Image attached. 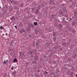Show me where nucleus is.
<instances>
[{
	"mask_svg": "<svg viewBox=\"0 0 77 77\" xmlns=\"http://www.w3.org/2000/svg\"><path fill=\"white\" fill-rule=\"evenodd\" d=\"M15 28H16V29H17V26H15Z\"/></svg>",
	"mask_w": 77,
	"mask_h": 77,
	"instance_id": "37998d69",
	"label": "nucleus"
},
{
	"mask_svg": "<svg viewBox=\"0 0 77 77\" xmlns=\"http://www.w3.org/2000/svg\"><path fill=\"white\" fill-rule=\"evenodd\" d=\"M35 77H39L38 75L37 74H35Z\"/></svg>",
	"mask_w": 77,
	"mask_h": 77,
	"instance_id": "473e14b6",
	"label": "nucleus"
},
{
	"mask_svg": "<svg viewBox=\"0 0 77 77\" xmlns=\"http://www.w3.org/2000/svg\"><path fill=\"white\" fill-rule=\"evenodd\" d=\"M65 18H64L63 19V23H64L65 22Z\"/></svg>",
	"mask_w": 77,
	"mask_h": 77,
	"instance_id": "4be33fe9",
	"label": "nucleus"
},
{
	"mask_svg": "<svg viewBox=\"0 0 77 77\" xmlns=\"http://www.w3.org/2000/svg\"><path fill=\"white\" fill-rule=\"evenodd\" d=\"M34 51H29L28 52L29 54H33L34 53Z\"/></svg>",
	"mask_w": 77,
	"mask_h": 77,
	"instance_id": "0eeeda50",
	"label": "nucleus"
},
{
	"mask_svg": "<svg viewBox=\"0 0 77 77\" xmlns=\"http://www.w3.org/2000/svg\"><path fill=\"white\" fill-rule=\"evenodd\" d=\"M74 16L75 17V18H77V11H74Z\"/></svg>",
	"mask_w": 77,
	"mask_h": 77,
	"instance_id": "f03ea898",
	"label": "nucleus"
},
{
	"mask_svg": "<svg viewBox=\"0 0 77 77\" xmlns=\"http://www.w3.org/2000/svg\"><path fill=\"white\" fill-rule=\"evenodd\" d=\"M13 3H14V5H17V1H13Z\"/></svg>",
	"mask_w": 77,
	"mask_h": 77,
	"instance_id": "dca6fc26",
	"label": "nucleus"
},
{
	"mask_svg": "<svg viewBox=\"0 0 77 77\" xmlns=\"http://www.w3.org/2000/svg\"><path fill=\"white\" fill-rule=\"evenodd\" d=\"M74 18V17H72V18Z\"/></svg>",
	"mask_w": 77,
	"mask_h": 77,
	"instance_id": "bf43d9fd",
	"label": "nucleus"
},
{
	"mask_svg": "<svg viewBox=\"0 0 77 77\" xmlns=\"http://www.w3.org/2000/svg\"><path fill=\"white\" fill-rule=\"evenodd\" d=\"M39 24H41V22H40V23H39Z\"/></svg>",
	"mask_w": 77,
	"mask_h": 77,
	"instance_id": "de8ad7c7",
	"label": "nucleus"
},
{
	"mask_svg": "<svg viewBox=\"0 0 77 77\" xmlns=\"http://www.w3.org/2000/svg\"><path fill=\"white\" fill-rule=\"evenodd\" d=\"M34 25L35 26H37V25H38V23L36 22H34Z\"/></svg>",
	"mask_w": 77,
	"mask_h": 77,
	"instance_id": "a211bd4d",
	"label": "nucleus"
},
{
	"mask_svg": "<svg viewBox=\"0 0 77 77\" xmlns=\"http://www.w3.org/2000/svg\"><path fill=\"white\" fill-rule=\"evenodd\" d=\"M26 66H27V64H26Z\"/></svg>",
	"mask_w": 77,
	"mask_h": 77,
	"instance_id": "5fc2aeb1",
	"label": "nucleus"
},
{
	"mask_svg": "<svg viewBox=\"0 0 77 77\" xmlns=\"http://www.w3.org/2000/svg\"><path fill=\"white\" fill-rule=\"evenodd\" d=\"M29 1H33V0H29Z\"/></svg>",
	"mask_w": 77,
	"mask_h": 77,
	"instance_id": "09e8293b",
	"label": "nucleus"
},
{
	"mask_svg": "<svg viewBox=\"0 0 77 77\" xmlns=\"http://www.w3.org/2000/svg\"><path fill=\"white\" fill-rule=\"evenodd\" d=\"M45 5H46V6H47V4L45 3Z\"/></svg>",
	"mask_w": 77,
	"mask_h": 77,
	"instance_id": "603ef678",
	"label": "nucleus"
},
{
	"mask_svg": "<svg viewBox=\"0 0 77 77\" xmlns=\"http://www.w3.org/2000/svg\"><path fill=\"white\" fill-rule=\"evenodd\" d=\"M48 7H47L45 8V12H46V14L47 13V12H48Z\"/></svg>",
	"mask_w": 77,
	"mask_h": 77,
	"instance_id": "9d476101",
	"label": "nucleus"
},
{
	"mask_svg": "<svg viewBox=\"0 0 77 77\" xmlns=\"http://www.w3.org/2000/svg\"><path fill=\"white\" fill-rule=\"evenodd\" d=\"M72 69H73L74 68V67H72Z\"/></svg>",
	"mask_w": 77,
	"mask_h": 77,
	"instance_id": "864d4df0",
	"label": "nucleus"
},
{
	"mask_svg": "<svg viewBox=\"0 0 77 77\" xmlns=\"http://www.w3.org/2000/svg\"><path fill=\"white\" fill-rule=\"evenodd\" d=\"M11 3H12L13 1H11Z\"/></svg>",
	"mask_w": 77,
	"mask_h": 77,
	"instance_id": "8fccbe9b",
	"label": "nucleus"
},
{
	"mask_svg": "<svg viewBox=\"0 0 77 77\" xmlns=\"http://www.w3.org/2000/svg\"><path fill=\"white\" fill-rule=\"evenodd\" d=\"M56 38L55 37H53V40L54 42H55L56 41Z\"/></svg>",
	"mask_w": 77,
	"mask_h": 77,
	"instance_id": "ddd939ff",
	"label": "nucleus"
},
{
	"mask_svg": "<svg viewBox=\"0 0 77 77\" xmlns=\"http://www.w3.org/2000/svg\"><path fill=\"white\" fill-rule=\"evenodd\" d=\"M13 75H15V74H16V72H13Z\"/></svg>",
	"mask_w": 77,
	"mask_h": 77,
	"instance_id": "c756f323",
	"label": "nucleus"
},
{
	"mask_svg": "<svg viewBox=\"0 0 77 77\" xmlns=\"http://www.w3.org/2000/svg\"><path fill=\"white\" fill-rule=\"evenodd\" d=\"M52 16V19H53L54 17H56V15H54V14H52L51 15Z\"/></svg>",
	"mask_w": 77,
	"mask_h": 77,
	"instance_id": "f8f14e48",
	"label": "nucleus"
},
{
	"mask_svg": "<svg viewBox=\"0 0 77 77\" xmlns=\"http://www.w3.org/2000/svg\"><path fill=\"white\" fill-rule=\"evenodd\" d=\"M62 45L63 46H65L66 45V43L65 42H63L62 43Z\"/></svg>",
	"mask_w": 77,
	"mask_h": 77,
	"instance_id": "1a4fd4ad",
	"label": "nucleus"
},
{
	"mask_svg": "<svg viewBox=\"0 0 77 77\" xmlns=\"http://www.w3.org/2000/svg\"><path fill=\"white\" fill-rule=\"evenodd\" d=\"M29 63H26V65H28Z\"/></svg>",
	"mask_w": 77,
	"mask_h": 77,
	"instance_id": "a18cd8bd",
	"label": "nucleus"
},
{
	"mask_svg": "<svg viewBox=\"0 0 77 77\" xmlns=\"http://www.w3.org/2000/svg\"><path fill=\"white\" fill-rule=\"evenodd\" d=\"M20 33H23V32H24V30H21L19 31Z\"/></svg>",
	"mask_w": 77,
	"mask_h": 77,
	"instance_id": "aec40b11",
	"label": "nucleus"
},
{
	"mask_svg": "<svg viewBox=\"0 0 77 77\" xmlns=\"http://www.w3.org/2000/svg\"><path fill=\"white\" fill-rule=\"evenodd\" d=\"M50 8V9H52V8Z\"/></svg>",
	"mask_w": 77,
	"mask_h": 77,
	"instance_id": "e2e57ef3",
	"label": "nucleus"
},
{
	"mask_svg": "<svg viewBox=\"0 0 77 77\" xmlns=\"http://www.w3.org/2000/svg\"><path fill=\"white\" fill-rule=\"evenodd\" d=\"M76 77H77V75H76Z\"/></svg>",
	"mask_w": 77,
	"mask_h": 77,
	"instance_id": "13d9d810",
	"label": "nucleus"
},
{
	"mask_svg": "<svg viewBox=\"0 0 77 77\" xmlns=\"http://www.w3.org/2000/svg\"><path fill=\"white\" fill-rule=\"evenodd\" d=\"M0 9H1V7L0 6Z\"/></svg>",
	"mask_w": 77,
	"mask_h": 77,
	"instance_id": "4d7b16f0",
	"label": "nucleus"
},
{
	"mask_svg": "<svg viewBox=\"0 0 77 77\" xmlns=\"http://www.w3.org/2000/svg\"><path fill=\"white\" fill-rule=\"evenodd\" d=\"M0 29H4V27H3V26H1L0 27Z\"/></svg>",
	"mask_w": 77,
	"mask_h": 77,
	"instance_id": "7c9ffc66",
	"label": "nucleus"
},
{
	"mask_svg": "<svg viewBox=\"0 0 77 77\" xmlns=\"http://www.w3.org/2000/svg\"><path fill=\"white\" fill-rule=\"evenodd\" d=\"M62 11H59L58 12V14H60V15H62Z\"/></svg>",
	"mask_w": 77,
	"mask_h": 77,
	"instance_id": "bb28decb",
	"label": "nucleus"
},
{
	"mask_svg": "<svg viewBox=\"0 0 77 77\" xmlns=\"http://www.w3.org/2000/svg\"><path fill=\"white\" fill-rule=\"evenodd\" d=\"M3 1H5V0H3Z\"/></svg>",
	"mask_w": 77,
	"mask_h": 77,
	"instance_id": "6e6d98bb",
	"label": "nucleus"
},
{
	"mask_svg": "<svg viewBox=\"0 0 77 77\" xmlns=\"http://www.w3.org/2000/svg\"><path fill=\"white\" fill-rule=\"evenodd\" d=\"M20 6L21 8H23V3H22L20 5Z\"/></svg>",
	"mask_w": 77,
	"mask_h": 77,
	"instance_id": "393cba45",
	"label": "nucleus"
},
{
	"mask_svg": "<svg viewBox=\"0 0 77 77\" xmlns=\"http://www.w3.org/2000/svg\"><path fill=\"white\" fill-rule=\"evenodd\" d=\"M38 72H39V71H38Z\"/></svg>",
	"mask_w": 77,
	"mask_h": 77,
	"instance_id": "0e129e2a",
	"label": "nucleus"
},
{
	"mask_svg": "<svg viewBox=\"0 0 77 77\" xmlns=\"http://www.w3.org/2000/svg\"><path fill=\"white\" fill-rule=\"evenodd\" d=\"M5 7L6 8H7V9H8V6H7V5H5Z\"/></svg>",
	"mask_w": 77,
	"mask_h": 77,
	"instance_id": "ea45409f",
	"label": "nucleus"
},
{
	"mask_svg": "<svg viewBox=\"0 0 77 77\" xmlns=\"http://www.w3.org/2000/svg\"><path fill=\"white\" fill-rule=\"evenodd\" d=\"M30 26H29L27 27L26 28V30H27V31H30V30H31V29H30Z\"/></svg>",
	"mask_w": 77,
	"mask_h": 77,
	"instance_id": "7ed1b4c3",
	"label": "nucleus"
},
{
	"mask_svg": "<svg viewBox=\"0 0 77 77\" xmlns=\"http://www.w3.org/2000/svg\"><path fill=\"white\" fill-rule=\"evenodd\" d=\"M76 31H74V30H73L72 31V32L73 33H74L75 32H76Z\"/></svg>",
	"mask_w": 77,
	"mask_h": 77,
	"instance_id": "c85d7f7f",
	"label": "nucleus"
},
{
	"mask_svg": "<svg viewBox=\"0 0 77 77\" xmlns=\"http://www.w3.org/2000/svg\"><path fill=\"white\" fill-rule=\"evenodd\" d=\"M19 26H20V27H21V26H23V23H20L19 24Z\"/></svg>",
	"mask_w": 77,
	"mask_h": 77,
	"instance_id": "5701e85b",
	"label": "nucleus"
},
{
	"mask_svg": "<svg viewBox=\"0 0 77 77\" xmlns=\"http://www.w3.org/2000/svg\"><path fill=\"white\" fill-rule=\"evenodd\" d=\"M54 25L55 26H57L58 25V23H54Z\"/></svg>",
	"mask_w": 77,
	"mask_h": 77,
	"instance_id": "b1692460",
	"label": "nucleus"
},
{
	"mask_svg": "<svg viewBox=\"0 0 77 77\" xmlns=\"http://www.w3.org/2000/svg\"><path fill=\"white\" fill-rule=\"evenodd\" d=\"M28 36L29 38H30V37H32V35H29Z\"/></svg>",
	"mask_w": 77,
	"mask_h": 77,
	"instance_id": "e433bc0d",
	"label": "nucleus"
},
{
	"mask_svg": "<svg viewBox=\"0 0 77 77\" xmlns=\"http://www.w3.org/2000/svg\"><path fill=\"white\" fill-rule=\"evenodd\" d=\"M45 6V5H44V4L43 3H42L41 4H40V5H39L38 8L39 9H40L41 8H42L43 7H44Z\"/></svg>",
	"mask_w": 77,
	"mask_h": 77,
	"instance_id": "f257e3e1",
	"label": "nucleus"
},
{
	"mask_svg": "<svg viewBox=\"0 0 77 77\" xmlns=\"http://www.w3.org/2000/svg\"><path fill=\"white\" fill-rule=\"evenodd\" d=\"M18 8V9H19V8Z\"/></svg>",
	"mask_w": 77,
	"mask_h": 77,
	"instance_id": "680f3d73",
	"label": "nucleus"
},
{
	"mask_svg": "<svg viewBox=\"0 0 77 77\" xmlns=\"http://www.w3.org/2000/svg\"><path fill=\"white\" fill-rule=\"evenodd\" d=\"M15 17H14V16H13L11 17L12 20H15Z\"/></svg>",
	"mask_w": 77,
	"mask_h": 77,
	"instance_id": "f3484780",
	"label": "nucleus"
},
{
	"mask_svg": "<svg viewBox=\"0 0 77 77\" xmlns=\"http://www.w3.org/2000/svg\"><path fill=\"white\" fill-rule=\"evenodd\" d=\"M35 3V5H36V3Z\"/></svg>",
	"mask_w": 77,
	"mask_h": 77,
	"instance_id": "052dcab7",
	"label": "nucleus"
},
{
	"mask_svg": "<svg viewBox=\"0 0 77 77\" xmlns=\"http://www.w3.org/2000/svg\"><path fill=\"white\" fill-rule=\"evenodd\" d=\"M36 63V62L34 61L32 62V63Z\"/></svg>",
	"mask_w": 77,
	"mask_h": 77,
	"instance_id": "2f4dec72",
	"label": "nucleus"
},
{
	"mask_svg": "<svg viewBox=\"0 0 77 77\" xmlns=\"http://www.w3.org/2000/svg\"><path fill=\"white\" fill-rule=\"evenodd\" d=\"M53 36H56V32H54L53 33Z\"/></svg>",
	"mask_w": 77,
	"mask_h": 77,
	"instance_id": "cd10ccee",
	"label": "nucleus"
},
{
	"mask_svg": "<svg viewBox=\"0 0 77 77\" xmlns=\"http://www.w3.org/2000/svg\"><path fill=\"white\" fill-rule=\"evenodd\" d=\"M38 59H39V58L38 57V56H35V58H34V60H38Z\"/></svg>",
	"mask_w": 77,
	"mask_h": 77,
	"instance_id": "39448f33",
	"label": "nucleus"
},
{
	"mask_svg": "<svg viewBox=\"0 0 77 77\" xmlns=\"http://www.w3.org/2000/svg\"><path fill=\"white\" fill-rule=\"evenodd\" d=\"M61 15H63V16H64L65 17H68V15L65 14V13L64 12H62Z\"/></svg>",
	"mask_w": 77,
	"mask_h": 77,
	"instance_id": "20e7f679",
	"label": "nucleus"
},
{
	"mask_svg": "<svg viewBox=\"0 0 77 77\" xmlns=\"http://www.w3.org/2000/svg\"><path fill=\"white\" fill-rule=\"evenodd\" d=\"M76 56H77V55H76L75 54H74L73 56V57L74 58H74H75Z\"/></svg>",
	"mask_w": 77,
	"mask_h": 77,
	"instance_id": "4468645a",
	"label": "nucleus"
},
{
	"mask_svg": "<svg viewBox=\"0 0 77 77\" xmlns=\"http://www.w3.org/2000/svg\"><path fill=\"white\" fill-rule=\"evenodd\" d=\"M38 45H39V44L38 43H36V46H38Z\"/></svg>",
	"mask_w": 77,
	"mask_h": 77,
	"instance_id": "f704fd0d",
	"label": "nucleus"
},
{
	"mask_svg": "<svg viewBox=\"0 0 77 77\" xmlns=\"http://www.w3.org/2000/svg\"><path fill=\"white\" fill-rule=\"evenodd\" d=\"M14 9H17V7H14Z\"/></svg>",
	"mask_w": 77,
	"mask_h": 77,
	"instance_id": "c03bdc74",
	"label": "nucleus"
},
{
	"mask_svg": "<svg viewBox=\"0 0 77 77\" xmlns=\"http://www.w3.org/2000/svg\"><path fill=\"white\" fill-rule=\"evenodd\" d=\"M31 26L33 28V25H31Z\"/></svg>",
	"mask_w": 77,
	"mask_h": 77,
	"instance_id": "49530a36",
	"label": "nucleus"
},
{
	"mask_svg": "<svg viewBox=\"0 0 77 77\" xmlns=\"http://www.w3.org/2000/svg\"><path fill=\"white\" fill-rule=\"evenodd\" d=\"M23 54H24L23 52H21L20 54V56H22V55H23Z\"/></svg>",
	"mask_w": 77,
	"mask_h": 77,
	"instance_id": "412c9836",
	"label": "nucleus"
},
{
	"mask_svg": "<svg viewBox=\"0 0 77 77\" xmlns=\"http://www.w3.org/2000/svg\"><path fill=\"white\" fill-rule=\"evenodd\" d=\"M45 74H48V73L47 72L45 71L44 73L45 75Z\"/></svg>",
	"mask_w": 77,
	"mask_h": 77,
	"instance_id": "72a5a7b5",
	"label": "nucleus"
},
{
	"mask_svg": "<svg viewBox=\"0 0 77 77\" xmlns=\"http://www.w3.org/2000/svg\"><path fill=\"white\" fill-rule=\"evenodd\" d=\"M32 11H33L34 10V9H33V8L32 9Z\"/></svg>",
	"mask_w": 77,
	"mask_h": 77,
	"instance_id": "3c124183",
	"label": "nucleus"
},
{
	"mask_svg": "<svg viewBox=\"0 0 77 77\" xmlns=\"http://www.w3.org/2000/svg\"><path fill=\"white\" fill-rule=\"evenodd\" d=\"M10 2H14V0H10Z\"/></svg>",
	"mask_w": 77,
	"mask_h": 77,
	"instance_id": "79ce46f5",
	"label": "nucleus"
},
{
	"mask_svg": "<svg viewBox=\"0 0 77 77\" xmlns=\"http://www.w3.org/2000/svg\"><path fill=\"white\" fill-rule=\"evenodd\" d=\"M15 62H18V60H17V59H14L13 60L14 63Z\"/></svg>",
	"mask_w": 77,
	"mask_h": 77,
	"instance_id": "2eb2a0df",
	"label": "nucleus"
},
{
	"mask_svg": "<svg viewBox=\"0 0 77 77\" xmlns=\"http://www.w3.org/2000/svg\"><path fill=\"white\" fill-rule=\"evenodd\" d=\"M69 20L70 21H72V19L71 18H70L69 19Z\"/></svg>",
	"mask_w": 77,
	"mask_h": 77,
	"instance_id": "4c0bfd02",
	"label": "nucleus"
},
{
	"mask_svg": "<svg viewBox=\"0 0 77 77\" xmlns=\"http://www.w3.org/2000/svg\"><path fill=\"white\" fill-rule=\"evenodd\" d=\"M63 27V26H62V25L61 24H59L58 25V28L59 29V28H62V27Z\"/></svg>",
	"mask_w": 77,
	"mask_h": 77,
	"instance_id": "423d86ee",
	"label": "nucleus"
},
{
	"mask_svg": "<svg viewBox=\"0 0 77 77\" xmlns=\"http://www.w3.org/2000/svg\"><path fill=\"white\" fill-rule=\"evenodd\" d=\"M72 26H74V23H72Z\"/></svg>",
	"mask_w": 77,
	"mask_h": 77,
	"instance_id": "c9c22d12",
	"label": "nucleus"
},
{
	"mask_svg": "<svg viewBox=\"0 0 77 77\" xmlns=\"http://www.w3.org/2000/svg\"><path fill=\"white\" fill-rule=\"evenodd\" d=\"M39 10L37 9L35 10V13L36 14H38V13H39Z\"/></svg>",
	"mask_w": 77,
	"mask_h": 77,
	"instance_id": "9b49d317",
	"label": "nucleus"
},
{
	"mask_svg": "<svg viewBox=\"0 0 77 77\" xmlns=\"http://www.w3.org/2000/svg\"><path fill=\"white\" fill-rule=\"evenodd\" d=\"M14 68V67H12L11 68V69H12V70H13L14 69H13Z\"/></svg>",
	"mask_w": 77,
	"mask_h": 77,
	"instance_id": "a19ab883",
	"label": "nucleus"
},
{
	"mask_svg": "<svg viewBox=\"0 0 77 77\" xmlns=\"http://www.w3.org/2000/svg\"><path fill=\"white\" fill-rule=\"evenodd\" d=\"M50 1L49 4L50 5H51V4H52L54 2V0H50Z\"/></svg>",
	"mask_w": 77,
	"mask_h": 77,
	"instance_id": "6e6552de",
	"label": "nucleus"
},
{
	"mask_svg": "<svg viewBox=\"0 0 77 77\" xmlns=\"http://www.w3.org/2000/svg\"><path fill=\"white\" fill-rule=\"evenodd\" d=\"M8 62V60H5L4 61V63H7V62Z\"/></svg>",
	"mask_w": 77,
	"mask_h": 77,
	"instance_id": "a878e982",
	"label": "nucleus"
},
{
	"mask_svg": "<svg viewBox=\"0 0 77 77\" xmlns=\"http://www.w3.org/2000/svg\"><path fill=\"white\" fill-rule=\"evenodd\" d=\"M58 75H55V77H58Z\"/></svg>",
	"mask_w": 77,
	"mask_h": 77,
	"instance_id": "58836bf2",
	"label": "nucleus"
},
{
	"mask_svg": "<svg viewBox=\"0 0 77 77\" xmlns=\"http://www.w3.org/2000/svg\"><path fill=\"white\" fill-rule=\"evenodd\" d=\"M25 10H27V11H29V10H30V8H29V7H28L27 8H26Z\"/></svg>",
	"mask_w": 77,
	"mask_h": 77,
	"instance_id": "6ab92c4d",
	"label": "nucleus"
}]
</instances>
